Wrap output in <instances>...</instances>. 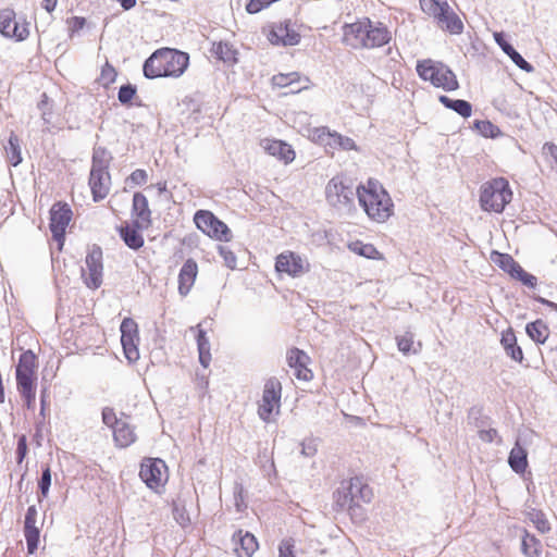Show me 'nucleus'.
I'll list each match as a JSON object with an SVG mask.
<instances>
[{
    "mask_svg": "<svg viewBox=\"0 0 557 557\" xmlns=\"http://www.w3.org/2000/svg\"><path fill=\"white\" fill-rule=\"evenodd\" d=\"M198 274V265L197 262L189 258L187 259L184 264L182 265L180 273H178V293L182 296H186L195 281Z\"/></svg>",
    "mask_w": 557,
    "mask_h": 557,
    "instance_id": "nucleus-19",
    "label": "nucleus"
},
{
    "mask_svg": "<svg viewBox=\"0 0 557 557\" xmlns=\"http://www.w3.org/2000/svg\"><path fill=\"white\" fill-rule=\"evenodd\" d=\"M525 332L528 336L536 344H544L549 336V329L541 319L528 323L525 326Z\"/></svg>",
    "mask_w": 557,
    "mask_h": 557,
    "instance_id": "nucleus-29",
    "label": "nucleus"
},
{
    "mask_svg": "<svg viewBox=\"0 0 557 557\" xmlns=\"http://www.w3.org/2000/svg\"><path fill=\"white\" fill-rule=\"evenodd\" d=\"M281 404L278 403L262 399L258 408V414L260 419H262L264 422H269L274 409L276 408L278 410Z\"/></svg>",
    "mask_w": 557,
    "mask_h": 557,
    "instance_id": "nucleus-49",
    "label": "nucleus"
},
{
    "mask_svg": "<svg viewBox=\"0 0 557 557\" xmlns=\"http://www.w3.org/2000/svg\"><path fill=\"white\" fill-rule=\"evenodd\" d=\"M116 75L117 73L115 69L107 61L101 69L99 82L103 87H109L112 83H114Z\"/></svg>",
    "mask_w": 557,
    "mask_h": 557,
    "instance_id": "nucleus-47",
    "label": "nucleus"
},
{
    "mask_svg": "<svg viewBox=\"0 0 557 557\" xmlns=\"http://www.w3.org/2000/svg\"><path fill=\"white\" fill-rule=\"evenodd\" d=\"M196 226L206 235L220 242H230L232 237L227 225L211 211L198 210L194 215Z\"/></svg>",
    "mask_w": 557,
    "mask_h": 557,
    "instance_id": "nucleus-7",
    "label": "nucleus"
},
{
    "mask_svg": "<svg viewBox=\"0 0 557 557\" xmlns=\"http://www.w3.org/2000/svg\"><path fill=\"white\" fill-rule=\"evenodd\" d=\"M89 186L94 201L98 202L104 199L111 186V176L108 170H90Z\"/></svg>",
    "mask_w": 557,
    "mask_h": 557,
    "instance_id": "nucleus-18",
    "label": "nucleus"
},
{
    "mask_svg": "<svg viewBox=\"0 0 557 557\" xmlns=\"http://www.w3.org/2000/svg\"><path fill=\"white\" fill-rule=\"evenodd\" d=\"M38 109L41 111V117L46 124L51 122V106L49 98L46 94L41 95V100L38 103Z\"/></svg>",
    "mask_w": 557,
    "mask_h": 557,
    "instance_id": "nucleus-55",
    "label": "nucleus"
},
{
    "mask_svg": "<svg viewBox=\"0 0 557 557\" xmlns=\"http://www.w3.org/2000/svg\"><path fill=\"white\" fill-rule=\"evenodd\" d=\"M500 343L506 351V354L515 361L522 362L523 360V351L521 347L517 344V337L512 329H508L502 333Z\"/></svg>",
    "mask_w": 557,
    "mask_h": 557,
    "instance_id": "nucleus-24",
    "label": "nucleus"
},
{
    "mask_svg": "<svg viewBox=\"0 0 557 557\" xmlns=\"http://www.w3.org/2000/svg\"><path fill=\"white\" fill-rule=\"evenodd\" d=\"M334 504L338 510H347L360 509V505H356L349 494L344 482H342L341 486L334 492Z\"/></svg>",
    "mask_w": 557,
    "mask_h": 557,
    "instance_id": "nucleus-34",
    "label": "nucleus"
},
{
    "mask_svg": "<svg viewBox=\"0 0 557 557\" xmlns=\"http://www.w3.org/2000/svg\"><path fill=\"white\" fill-rule=\"evenodd\" d=\"M0 33L4 37L22 41L29 35L28 24L20 25L15 20V12L7 8L0 10Z\"/></svg>",
    "mask_w": 557,
    "mask_h": 557,
    "instance_id": "nucleus-13",
    "label": "nucleus"
},
{
    "mask_svg": "<svg viewBox=\"0 0 557 557\" xmlns=\"http://www.w3.org/2000/svg\"><path fill=\"white\" fill-rule=\"evenodd\" d=\"M511 198L509 183L503 177L494 178L481 186L480 205L484 211L500 213Z\"/></svg>",
    "mask_w": 557,
    "mask_h": 557,
    "instance_id": "nucleus-5",
    "label": "nucleus"
},
{
    "mask_svg": "<svg viewBox=\"0 0 557 557\" xmlns=\"http://www.w3.org/2000/svg\"><path fill=\"white\" fill-rule=\"evenodd\" d=\"M37 356L33 350L28 349L20 356L15 368V374L20 375H37Z\"/></svg>",
    "mask_w": 557,
    "mask_h": 557,
    "instance_id": "nucleus-26",
    "label": "nucleus"
},
{
    "mask_svg": "<svg viewBox=\"0 0 557 557\" xmlns=\"http://www.w3.org/2000/svg\"><path fill=\"white\" fill-rule=\"evenodd\" d=\"M148 175L145 170L137 169L128 176V181H131L135 185H143L147 182Z\"/></svg>",
    "mask_w": 557,
    "mask_h": 557,
    "instance_id": "nucleus-59",
    "label": "nucleus"
},
{
    "mask_svg": "<svg viewBox=\"0 0 557 557\" xmlns=\"http://www.w3.org/2000/svg\"><path fill=\"white\" fill-rule=\"evenodd\" d=\"M391 32L382 23L366 22L346 24L344 26L343 41L352 49L379 48L389 42Z\"/></svg>",
    "mask_w": 557,
    "mask_h": 557,
    "instance_id": "nucleus-2",
    "label": "nucleus"
},
{
    "mask_svg": "<svg viewBox=\"0 0 557 557\" xmlns=\"http://www.w3.org/2000/svg\"><path fill=\"white\" fill-rule=\"evenodd\" d=\"M295 540L285 539L278 545V557H295L294 555Z\"/></svg>",
    "mask_w": 557,
    "mask_h": 557,
    "instance_id": "nucleus-56",
    "label": "nucleus"
},
{
    "mask_svg": "<svg viewBox=\"0 0 557 557\" xmlns=\"http://www.w3.org/2000/svg\"><path fill=\"white\" fill-rule=\"evenodd\" d=\"M9 157V162L12 166H17L22 162L21 147L18 137L11 134L9 138V146L5 148Z\"/></svg>",
    "mask_w": 557,
    "mask_h": 557,
    "instance_id": "nucleus-40",
    "label": "nucleus"
},
{
    "mask_svg": "<svg viewBox=\"0 0 557 557\" xmlns=\"http://www.w3.org/2000/svg\"><path fill=\"white\" fill-rule=\"evenodd\" d=\"M102 420H103L104 424L112 426L113 429H114V425H116V422L122 421V420L116 419V416H115L113 409H111V408H104L102 410Z\"/></svg>",
    "mask_w": 557,
    "mask_h": 557,
    "instance_id": "nucleus-60",
    "label": "nucleus"
},
{
    "mask_svg": "<svg viewBox=\"0 0 557 557\" xmlns=\"http://www.w3.org/2000/svg\"><path fill=\"white\" fill-rule=\"evenodd\" d=\"M262 146L270 156L276 157L286 164L295 159V151L292 146L283 140L265 139Z\"/></svg>",
    "mask_w": 557,
    "mask_h": 557,
    "instance_id": "nucleus-21",
    "label": "nucleus"
},
{
    "mask_svg": "<svg viewBox=\"0 0 557 557\" xmlns=\"http://www.w3.org/2000/svg\"><path fill=\"white\" fill-rule=\"evenodd\" d=\"M37 515L38 512L35 505L27 508L24 520V536L28 554H34L39 544L40 530L36 525Z\"/></svg>",
    "mask_w": 557,
    "mask_h": 557,
    "instance_id": "nucleus-16",
    "label": "nucleus"
},
{
    "mask_svg": "<svg viewBox=\"0 0 557 557\" xmlns=\"http://www.w3.org/2000/svg\"><path fill=\"white\" fill-rule=\"evenodd\" d=\"M421 8L429 15L433 16L441 28L450 34H460L463 30V23L445 0H420Z\"/></svg>",
    "mask_w": 557,
    "mask_h": 557,
    "instance_id": "nucleus-6",
    "label": "nucleus"
},
{
    "mask_svg": "<svg viewBox=\"0 0 557 557\" xmlns=\"http://www.w3.org/2000/svg\"><path fill=\"white\" fill-rule=\"evenodd\" d=\"M51 486V470L48 465L42 468L41 476L38 481V488L42 498L47 497Z\"/></svg>",
    "mask_w": 557,
    "mask_h": 557,
    "instance_id": "nucleus-46",
    "label": "nucleus"
},
{
    "mask_svg": "<svg viewBox=\"0 0 557 557\" xmlns=\"http://www.w3.org/2000/svg\"><path fill=\"white\" fill-rule=\"evenodd\" d=\"M468 419L476 426L481 428L485 424L482 408L472 407L468 412Z\"/></svg>",
    "mask_w": 557,
    "mask_h": 557,
    "instance_id": "nucleus-57",
    "label": "nucleus"
},
{
    "mask_svg": "<svg viewBox=\"0 0 557 557\" xmlns=\"http://www.w3.org/2000/svg\"><path fill=\"white\" fill-rule=\"evenodd\" d=\"M295 75H297V73L278 74V75L273 76V82L275 85H277L280 87H285V86L290 85L294 82L292 76H295Z\"/></svg>",
    "mask_w": 557,
    "mask_h": 557,
    "instance_id": "nucleus-61",
    "label": "nucleus"
},
{
    "mask_svg": "<svg viewBox=\"0 0 557 557\" xmlns=\"http://www.w3.org/2000/svg\"><path fill=\"white\" fill-rule=\"evenodd\" d=\"M440 102L447 109L458 113L462 117H469L472 113V106L469 101L463 99H451L448 96L442 95L438 98Z\"/></svg>",
    "mask_w": 557,
    "mask_h": 557,
    "instance_id": "nucleus-30",
    "label": "nucleus"
},
{
    "mask_svg": "<svg viewBox=\"0 0 557 557\" xmlns=\"http://www.w3.org/2000/svg\"><path fill=\"white\" fill-rule=\"evenodd\" d=\"M351 251L356 252L359 256L366 257L368 259H376L380 256V252L372 244H363L362 242H355L349 245Z\"/></svg>",
    "mask_w": 557,
    "mask_h": 557,
    "instance_id": "nucleus-41",
    "label": "nucleus"
},
{
    "mask_svg": "<svg viewBox=\"0 0 557 557\" xmlns=\"http://www.w3.org/2000/svg\"><path fill=\"white\" fill-rule=\"evenodd\" d=\"M494 39L504 51V53H506L520 70L527 73H532L534 71L533 65L524 60V58L512 47V45L506 40L503 33H495Z\"/></svg>",
    "mask_w": 557,
    "mask_h": 557,
    "instance_id": "nucleus-20",
    "label": "nucleus"
},
{
    "mask_svg": "<svg viewBox=\"0 0 557 557\" xmlns=\"http://www.w3.org/2000/svg\"><path fill=\"white\" fill-rule=\"evenodd\" d=\"M528 519L534 524L536 530L543 534L550 530V524L546 518V515L539 509H531L528 512Z\"/></svg>",
    "mask_w": 557,
    "mask_h": 557,
    "instance_id": "nucleus-39",
    "label": "nucleus"
},
{
    "mask_svg": "<svg viewBox=\"0 0 557 557\" xmlns=\"http://www.w3.org/2000/svg\"><path fill=\"white\" fill-rule=\"evenodd\" d=\"M541 548V542L534 535L525 532L521 543L522 553L527 557H537Z\"/></svg>",
    "mask_w": 557,
    "mask_h": 557,
    "instance_id": "nucleus-38",
    "label": "nucleus"
},
{
    "mask_svg": "<svg viewBox=\"0 0 557 557\" xmlns=\"http://www.w3.org/2000/svg\"><path fill=\"white\" fill-rule=\"evenodd\" d=\"M497 435V431L495 429H488V430H480L479 431V437L483 442L491 443L494 441L495 436Z\"/></svg>",
    "mask_w": 557,
    "mask_h": 557,
    "instance_id": "nucleus-64",
    "label": "nucleus"
},
{
    "mask_svg": "<svg viewBox=\"0 0 557 557\" xmlns=\"http://www.w3.org/2000/svg\"><path fill=\"white\" fill-rule=\"evenodd\" d=\"M508 465L517 474H523L528 468V451L519 441L516 442L508 456Z\"/></svg>",
    "mask_w": 557,
    "mask_h": 557,
    "instance_id": "nucleus-23",
    "label": "nucleus"
},
{
    "mask_svg": "<svg viewBox=\"0 0 557 557\" xmlns=\"http://www.w3.org/2000/svg\"><path fill=\"white\" fill-rule=\"evenodd\" d=\"M72 210L67 203L57 202L50 209L49 228L60 246L64 243L65 230L72 220Z\"/></svg>",
    "mask_w": 557,
    "mask_h": 557,
    "instance_id": "nucleus-9",
    "label": "nucleus"
},
{
    "mask_svg": "<svg viewBox=\"0 0 557 557\" xmlns=\"http://www.w3.org/2000/svg\"><path fill=\"white\" fill-rule=\"evenodd\" d=\"M132 216L134 225L138 228H148L151 225V210L143 193L137 191L133 196Z\"/></svg>",
    "mask_w": 557,
    "mask_h": 557,
    "instance_id": "nucleus-17",
    "label": "nucleus"
},
{
    "mask_svg": "<svg viewBox=\"0 0 557 557\" xmlns=\"http://www.w3.org/2000/svg\"><path fill=\"white\" fill-rule=\"evenodd\" d=\"M16 387L20 394L36 392L37 375H20L15 374Z\"/></svg>",
    "mask_w": 557,
    "mask_h": 557,
    "instance_id": "nucleus-42",
    "label": "nucleus"
},
{
    "mask_svg": "<svg viewBox=\"0 0 557 557\" xmlns=\"http://www.w3.org/2000/svg\"><path fill=\"white\" fill-rule=\"evenodd\" d=\"M349 494L356 505H359V502L370 503L373 496L371 487L363 483L361 478L355 476L349 481H344Z\"/></svg>",
    "mask_w": 557,
    "mask_h": 557,
    "instance_id": "nucleus-22",
    "label": "nucleus"
},
{
    "mask_svg": "<svg viewBox=\"0 0 557 557\" xmlns=\"http://www.w3.org/2000/svg\"><path fill=\"white\" fill-rule=\"evenodd\" d=\"M542 153L549 163L552 170L557 171V145L553 143H545L542 148Z\"/></svg>",
    "mask_w": 557,
    "mask_h": 557,
    "instance_id": "nucleus-50",
    "label": "nucleus"
},
{
    "mask_svg": "<svg viewBox=\"0 0 557 557\" xmlns=\"http://www.w3.org/2000/svg\"><path fill=\"white\" fill-rule=\"evenodd\" d=\"M356 193L360 206L369 218L376 222H384L391 216L393 201L377 181L369 180L367 186H358Z\"/></svg>",
    "mask_w": 557,
    "mask_h": 557,
    "instance_id": "nucleus-3",
    "label": "nucleus"
},
{
    "mask_svg": "<svg viewBox=\"0 0 557 557\" xmlns=\"http://www.w3.org/2000/svg\"><path fill=\"white\" fill-rule=\"evenodd\" d=\"M113 436L116 445L120 447H128L136 440L134 430L123 420L114 425Z\"/></svg>",
    "mask_w": 557,
    "mask_h": 557,
    "instance_id": "nucleus-27",
    "label": "nucleus"
},
{
    "mask_svg": "<svg viewBox=\"0 0 557 557\" xmlns=\"http://www.w3.org/2000/svg\"><path fill=\"white\" fill-rule=\"evenodd\" d=\"M282 384L280 380L272 376L265 381L262 399L281 404Z\"/></svg>",
    "mask_w": 557,
    "mask_h": 557,
    "instance_id": "nucleus-35",
    "label": "nucleus"
},
{
    "mask_svg": "<svg viewBox=\"0 0 557 557\" xmlns=\"http://www.w3.org/2000/svg\"><path fill=\"white\" fill-rule=\"evenodd\" d=\"M301 455L305 457H311L317 453V445L313 440L301 443Z\"/></svg>",
    "mask_w": 557,
    "mask_h": 557,
    "instance_id": "nucleus-62",
    "label": "nucleus"
},
{
    "mask_svg": "<svg viewBox=\"0 0 557 557\" xmlns=\"http://www.w3.org/2000/svg\"><path fill=\"white\" fill-rule=\"evenodd\" d=\"M112 157L103 147H96L92 151L91 170H108Z\"/></svg>",
    "mask_w": 557,
    "mask_h": 557,
    "instance_id": "nucleus-37",
    "label": "nucleus"
},
{
    "mask_svg": "<svg viewBox=\"0 0 557 557\" xmlns=\"http://www.w3.org/2000/svg\"><path fill=\"white\" fill-rule=\"evenodd\" d=\"M356 195V189L351 185L344 184L338 177H333L325 187L326 200L333 207L350 208Z\"/></svg>",
    "mask_w": 557,
    "mask_h": 557,
    "instance_id": "nucleus-8",
    "label": "nucleus"
},
{
    "mask_svg": "<svg viewBox=\"0 0 557 557\" xmlns=\"http://www.w3.org/2000/svg\"><path fill=\"white\" fill-rule=\"evenodd\" d=\"M516 280L520 281L523 285L534 288L537 284V278L533 274L524 271L522 267L518 270L517 274L515 275Z\"/></svg>",
    "mask_w": 557,
    "mask_h": 557,
    "instance_id": "nucleus-52",
    "label": "nucleus"
},
{
    "mask_svg": "<svg viewBox=\"0 0 557 557\" xmlns=\"http://www.w3.org/2000/svg\"><path fill=\"white\" fill-rule=\"evenodd\" d=\"M189 55L186 52L162 48L154 51L143 65L146 78L180 77L187 69Z\"/></svg>",
    "mask_w": 557,
    "mask_h": 557,
    "instance_id": "nucleus-1",
    "label": "nucleus"
},
{
    "mask_svg": "<svg viewBox=\"0 0 557 557\" xmlns=\"http://www.w3.org/2000/svg\"><path fill=\"white\" fill-rule=\"evenodd\" d=\"M137 88L132 84H124L120 87L117 92V99L123 106L131 104L133 98L136 96Z\"/></svg>",
    "mask_w": 557,
    "mask_h": 557,
    "instance_id": "nucleus-45",
    "label": "nucleus"
},
{
    "mask_svg": "<svg viewBox=\"0 0 557 557\" xmlns=\"http://www.w3.org/2000/svg\"><path fill=\"white\" fill-rule=\"evenodd\" d=\"M336 138L338 140V148H342L343 150H351L356 148V144L351 138L344 137L342 135H336Z\"/></svg>",
    "mask_w": 557,
    "mask_h": 557,
    "instance_id": "nucleus-63",
    "label": "nucleus"
},
{
    "mask_svg": "<svg viewBox=\"0 0 557 557\" xmlns=\"http://www.w3.org/2000/svg\"><path fill=\"white\" fill-rule=\"evenodd\" d=\"M15 454L17 463H22L27 454V442L25 435L18 437Z\"/></svg>",
    "mask_w": 557,
    "mask_h": 557,
    "instance_id": "nucleus-58",
    "label": "nucleus"
},
{
    "mask_svg": "<svg viewBox=\"0 0 557 557\" xmlns=\"http://www.w3.org/2000/svg\"><path fill=\"white\" fill-rule=\"evenodd\" d=\"M218 250L225 265L230 269H235L237 261L235 253L226 246H219Z\"/></svg>",
    "mask_w": 557,
    "mask_h": 557,
    "instance_id": "nucleus-54",
    "label": "nucleus"
},
{
    "mask_svg": "<svg viewBox=\"0 0 557 557\" xmlns=\"http://www.w3.org/2000/svg\"><path fill=\"white\" fill-rule=\"evenodd\" d=\"M237 535L239 539V547H236L235 550L238 557H251L258 548L257 539L249 532L243 534L242 530L238 531Z\"/></svg>",
    "mask_w": 557,
    "mask_h": 557,
    "instance_id": "nucleus-31",
    "label": "nucleus"
},
{
    "mask_svg": "<svg viewBox=\"0 0 557 557\" xmlns=\"http://www.w3.org/2000/svg\"><path fill=\"white\" fill-rule=\"evenodd\" d=\"M416 70L421 79L430 82L436 88L446 91L459 88L455 73L443 62L431 59L420 60L417 62Z\"/></svg>",
    "mask_w": 557,
    "mask_h": 557,
    "instance_id": "nucleus-4",
    "label": "nucleus"
},
{
    "mask_svg": "<svg viewBox=\"0 0 557 557\" xmlns=\"http://www.w3.org/2000/svg\"><path fill=\"white\" fill-rule=\"evenodd\" d=\"M474 126L484 137L496 138L498 135H500L499 127L494 125L491 121L476 120L474 122Z\"/></svg>",
    "mask_w": 557,
    "mask_h": 557,
    "instance_id": "nucleus-44",
    "label": "nucleus"
},
{
    "mask_svg": "<svg viewBox=\"0 0 557 557\" xmlns=\"http://www.w3.org/2000/svg\"><path fill=\"white\" fill-rule=\"evenodd\" d=\"M121 344L125 357L129 361H136L139 358L136 342L138 341V326L132 318L123 319L121 326Z\"/></svg>",
    "mask_w": 557,
    "mask_h": 557,
    "instance_id": "nucleus-12",
    "label": "nucleus"
},
{
    "mask_svg": "<svg viewBox=\"0 0 557 557\" xmlns=\"http://www.w3.org/2000/svg\"><path fill=\"white\" fill-rule=\"evenodd\" d=\"M173 518L182 527H186L190 522L189 516L187 515L184 506L176 503L173 506Z\"/></svg>",
    "mask_w": 557,
    "mask_h": 557,
    "instance_id": "nucleus-53",
    "label": "nucleus"
},
{
    "mask_svg": "<svg viewBox=\"0 0 557 557\" xmlns=\"http://www.w3.org/2000/svg\"><path fill=\"white\" fill-rule=\"evenodd\" d=\"M268 40L275 46H296L300 41V34L293 27L290 21H284L271 26L267 34Z\"/></svg>",
    "mask_w": 557,
    "mask_h": 557,
    "instance_id": "nucleus-14",
    "label": "nucleus"
},
{
    "mask_svg": "<svg viewBox=\"0 0 557 557\" xmlns=\"http://www.w3.org/2000/svg\"><path fill=\"white\" fill-rule=\"evenodd\" d=\"M281 404L278 403L262 399L258 408V414L260 419H262L264 422H269L274 409L276 408L278 410Z\"/></svg>",
    "mask_w": 557,
    "mask_h": 557,
    "instance_id": "nucleus-48",
    "label": "nucleus"
},
{
    "mask_svg": "<svg viewBox=\"0 0 557 557\" xmlns=\"http://www.w3.org/2000/svg\"><path fill=\"white\" fill-rule=\"evenodd\" d=\"M212 52L223 62L235 63L237 61V51L227 42L220 41L218 44H213Z\"/></svg>",
    "mask_w": 557,
    "mask_h": 557,
    "instance_id": "nucleus-36",
    "label": "nucleus"
},
{
    "mask_svg": "<svg viewBox=\"0 0 557 557\" xmlns=\"http://www.w3.org/2000/svg\"><path fill=\"white\" fill-rule=\"evenodd\" d=\"M308 359H309V357L302 350H300L298 348H293L287 354L288 366L290 368H295L296 371H298L299 369L305 368V366L307 364Z\"/></svg>",
    "mask_w": 557,
    "mask_h": 557,
    "instance_id": "nucleus-43",
    "label": "nucleus"
},
{
    "mask_svg": "<svg viewBox=\"0 0 557 557\" xmlns=\"http://www.w3.org/2000/svg\"><path fill=\"white\" fill-rule=\"evenodd\" d=\"M397 347L404 355H417L421 350V343L414 342V334L410 331L405 332L403 335L396 336Z\"/></svg>",
    "mask_w": 557,
    "mask_h": 557,
    "instance_id": "nucleus-33",
    "label": "nucleus"
},
{
    "mask_svg": "<svg viewBox=\"0 0 557 557\" xmlns=\"http://www.w3.org/2000/svg\"><path fill=\"white\" fill-rule=\"evenodd\" d=\"M493 262L498 265L503 271L508 273L511 277H515L521 265L508 253H502L498 251L492 252Z\"/></svg>",
    "mask_w": 557,
    "mask_h": 557,
    "instance_id": "nucleus-32",
    "label": "nucleus"
},
{
    "mask_svg": "<svg viewBox=\"0 0 557 557\" xmlns=\"http://www.w3.org/2000/svg\"><path fill=\"white\" fill-rule=\"evenodd\" d=\"M318 137L322 143L331 147H338V140L336 138L337 133H330L325 127L317 129Z\"/></svg>",
    "mask_w": 557,
    "mask_h": 557,
    "instance_id": "nucleus-51",
    "label": "nucleus"
},
{
    "mask_svg": "<svg viewBox=\"0 0 557 557\" xmlns=\"http://www.w3.org/2000/svg\"><path fill=\"white\" fill-rule=\"evenodd\" d=\"M166 466L159 458H146L143 460L139 470V476L143 482L151 490L158 488L164 482L163 475Z\"/></svg>",
    "mask_w": 557,
    "mask_h": 557,
    "instance_id": "nucleus-11",
    "label": "nucleus"
},
{
    "mask_svg": "<svg viewBox=\"0 0 557 557\" xmlns=\"http://www.w3.org/2000/svg\"><path fill=\"white\" fill-rule=\"evenodd\" d=\"M86 267L88 276L85 277V284L91 289H97L102 284V249L98 245H92L86 256Z\"/></svg>",
    "mask_w": 557,
    "mask_h": 557,
    "instance_id": "nucleus-10",
    "label": "nucleus"
},
{
    "mask_svg": "<svg viewBox=\"0 0 557 557\" xmlns=\"http://www.w3.org/2000/svg\"><path fill=\"white\" fill-rule=\"evenodd\" d=\"M139 230L140 228L136 227L134 224L122 225L119 228L121 238L125 245L133 250H138L144 246L145 243L143 235L139 233Z\"/></svg>",
    "mask_w": 557,
    "mask_h": 557,
    "instance_id": "nucleus-25",
    "label": "nucleus"
},
{
    "mask_svg": "<svg viewBox=\"0 0 557 557\" xmlns=\"http://www.w3.org/2000/svg\"><path fill=\"white\" fill-rule=\"evenodd\" d=\"M275 269L280 273L299 276L308 270V263L297 253L287 251L277 256Z\"/></svg>",
    "mask_w": 557,
    "mask_h": 557,
    "instance_id": "nucleus-15",
    "label": "nucleus"
},
{
    "mask_svg": "<svg viewBox=\"0 0 557 557\" xmlns=\"http://www.w3.org/2000/svg\"><path fill=\"white\" fill-rule=\"evenodd\" d=\"M197 348L199 354V362L203 368H208L211 362L210 342L207 337L206 331L201 325H197Z\"/></svg>",
    "mask_w": 557,
    "mask_h": 557,
    "instance_id": "nucleus-28",
    "label": "nucleus"
}]
</instances>
